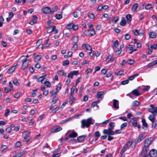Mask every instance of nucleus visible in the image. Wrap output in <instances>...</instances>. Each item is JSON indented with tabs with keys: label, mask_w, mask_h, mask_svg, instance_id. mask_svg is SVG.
Wrapping results in <instances>:
<instances>
[{
	"label": "nucleus",
	"mask_w": 157,
	"mask_h": 157,
	"mask_svg": "<svg viewBox=\"0 0 157 157\" xmlns=\"http://www.w3.org/2000/svg\"><path fill=\"white\" fill-rule=\"evenodd\" d=\"M92 121V119L91 117L86 120H82L81 121V127L82 128H84L85 127L86 128L89 127L91 124H93Z\"/></svg>",
	"instance_id": "1"
},
{
	"label": "nucleus",
	"mask_w": 157,
	"mask_h": 157,
	"mask_svg": "<svg viewBox=\"0 0 157 157\" xmlns=\"http://www.w3.org/2000/svg\"><path fill=\"white\" fill-rule=\"evenodd\" d=\"M150 108L148 109L149 111L153 115H156L157 114V107L152 104L150 105Z\"/></svg>",
	"instance_id": "2"
},
{
	"label": "nucleus",
	"mask_w": 157,
	"mask_h": 157,
	"mask_svg": "<svg viewBox=\"0 0 157 157\" xmlns=\"http://www.w3.org/2000/svg\"><path fill=\"white\" fill-rule=\"evenodd\" d=\"M153 140V139L152 137L146 139L144 141V146L149 147L150 145L152 143Z\"/></svg>",
	"instance_id": "3"
},
{
	"label": "nucleus",
	"mask_w": 157,
	"mask_h": 157,
	"mask_svg": "<svg viewBox=\"0 0 157 157\" xmlns=\"http://www.w3.org/2000/svg\"><path fill=\"white\" fill-rule=\"evenodd\" d=\"M66 134L69 135V137L71 138H75L77 136V134L76 133L71 130L68 131Z\"/></svg>",
	"instance_id": "4"
},
{
	"label": "nucleus",
	"mask_w": 157,
	"mask_h": 157,
	"mask_svg": "<svg viewBox=\"0 0 157 157\" xmlns=\"http://www.w3.org/2000/svg\"><path fill=\"white\" fill-rule=\"evenodd\" d=\"M22 62L21 68L23 70H24L28 66L29 64V61L27 59H24L22 60Z\"/></svg>",
	"instance_id": "5"
},
{
	"label": "nucleus",
	"mask_w": 157,
	"mask_h": 157,
	"mask_svg": "<svg viewBox=\"0 0 157 157\" xmlns=\"http://www.w3.org/2000/svg\"><path fill=\"white\" fill-rule=\"evenodd\" d=\"M103 133L105 134H107L108 135H113L115 134V132L111 128L108 129H104L103 131Z\"/></svg>",
	"instance_id": "6"
},
{
	"label": "nucleus",
	"mask_w": 157,
	"mask_h": 157,
	"mask_svg": "<svg viewBox=\"0 0 157 157\" xmlns=\"http://www.w3.org/2000/svg\"><path fill=\"white\" fill-rule=\"evenodd\" d=\"M62 128L59 126H57L53 127L51 129L52 133L59 132L62 130Z\"/></svg>",
	"instance_id": "7"
},
{
	"label": "nucleus",
	"mask_w": 157,
	"mask_h": 157,
	"mask_svg": "<svg viewBox=\"0 0 157 157\" xmlns=\"http://www.w3.org/2000/svg\"><path fill=\"white\" fill-rule=\"evenodd\" d=\"M137 119L136 117H134L131 119L130 120V123H131L132 125L135 127L137 126L138 124V123L137 121Z\"/></svg>",
	"instance_id": "8"
},
{
	"label": "nucleus",
	"mask_w": 157,
	"mask_h": 157,
	"mask_svg": "<svg viewBox=\"0 0 157 157\" xmlns=\"http://www.w3.org/2000/svg\"><path fill=\"white\" fill-rule=\"evenodd\" d=\"M41 10L44 14H49L51 13V12L50 8L48 7L43 8L41 9Z\"/></svg>",
	"instance_id": "9"
},
{
	"label": "nucleus",
	"mask_w": 157,
	"mask_h": 157,
	"mask_svg": "<svg viewBox=\"0 0 157 157\" xmlns=\"http://www.w3.org/2000/svg\"><path fill=\"white\" fill-rule=\"evenodd\" d=\"M61 85L60 84H59L56 88V92H53V90L52 91H50V93L52 94V95H56L57 94L58 91L61 89Z\"/></svg>",
	"instance_id": "10"
},
{
	"label": "nucleus",
	"mask_w": 157,
	"mask_h": 157,
	"mask_svg": "<svg viewBox=\"0 0 157 157\" xmlns=\"http://www.w3.org/2000/svg\"><path fill=\"white\" fill-rule=\"evenodd\" d=\"M149 155L151 157H155L157 155V151L155 149L151 150L149 152Z\"/></svg>",
	"instance_id": "11"
},
{
	"label": "nucleus",
	"mask_w": 157,
	"mask_h": 157,
	"mask_svg": "<svg viewBox=\"0 0 157 157\" xmlns=\"http://www.w3.org/2000/svg\"><path fill=\"white\" fill-rule=\"evenodd\" d=\"M136 144V142L134 141H128L127 144L126 146L128 147H131L133 148L135 147Z\"/></svg>",
	"instance_id": "12"
},
{
	"label": "nucleus",
	"mask_w": 157,
	"mask_h": 157,
	"mask_svg": "<svg viewBox=\"0 0 157 157\" xmlns=\"http://www.w3.org/2000/svg\"><path fill=\"white\" fill-rule=\"evenodd\" d=\"M82 47L84 50H86L90 51L92 49L91 47L89 44H83L82 45Z\"/></svg>",
	"instance_id": "13"
},
{
	"label": "nucleus",
	"mask_w": 157,
	"mask_h": 157,
	"mask_svg": "<svg viewBox=\"0 0 157 157\" xmlns=\"http://www.w3.org/2000/svg\"><path fill=\"white\" fill-rule=\"evenodd\" d=\"M149 150V147L146 146H143L142 148L141 154H147Z\"/></svg>",
	"instance_id": "14"
},
{
	"label": "nucleus",
	"mask_w": 157,
	"mask_h": 157,
	"mask_svg": "<svg viewBox=\"0 0 157 157\" xmlns=\"http://www.w3.org/2000/svg\"><path fill=\"white\" fill-rule=\"evenodd\" d=\"M113 101V107L117 109H118L119 108V101L115 99H114Z\"/></svg>",
	"instance_id": "15"
},
{
	"label": "nucleus",
	"mask_w": 157,
	"mask_h": 157,
	"mask_svg": "<svg viewBox=\"0 0 157 157\" xmlns=\"http://www.w3.org/2000/svg\"><path fill=\"white\" fill-rule=\"evenodd\" d=\"M46 76V74H45L42 76H40L37 79V81L38 82H41L42 83H44L43 80L45 79Z\"/></svg>",
	"instance_id": "16"
},
{
	"label": "nucleus",
	"mask_w": 157,
	"mask_h": 157,
	"mask_svg": "<svg viewBox=\"0 0 157 157\" xmlns=\"http://www.w3.org/2000/svg\"><path fill=\"white\" fill-rule=\"evenodd\" d=\"M145 136L143 134H140L138 137L137 142V143L140 142L145 137Z\"/></svg>",
	"instance_id": "17"
},
{
	"label": "nucleus",
	"mask_w": 157,
	"mask_h": 157,
	"mask_svg": "<svg viewBox=\"0 0 157 157\" xmlns=\"http://www.w3.org/2000/svg\"><path fill=\"white\" fill-rule=\"evenodd\" d=\"M33 19L29 23L32 25H33L34 24L37 23L36 19L37 17L36 15H34L33 16Z\"/></svg>",
	"instance_id": "18"
},
{
	"label": "nucleus",
	"mask_w": 157,
	"mask_h": 157,
	"mask_svg": "<svg viewBox=\"0 0 157 157\" xmlns=\"http://www.w3.org/2000/svg\"><path fill=\"white\" fill-rule=\"evenodd\" d=\"M56 28V26L55 25L48 28L47 30V33H52L54 30Z\"/></svg>",
	"instance_id": "19"
},
{
	"label": "nucleus",
	"mask_w": 157,
	"mask_h": 157,
	"mask_svg": "<svg viewBox=\"0 0 157 157\" xmlns=\"http://www.w3.org/2000/svg\"><path fill=\"white\" fill-rule=\"evenodd\" d=\"M149 36L151 38L154 39L156 37V35L155 32L151 31L149 33Z\"/></svg>",
	"instance_id": "20"
},
{
	"label": "nucleus",
	"mask_w": 157,
	"mask_h": 157,
	"mask_svg": "<svg viewBox=\"0 0 157 157\" xmlns=\"http://www.w3.org/2000/svg\"><path fill=\"white\" fill-rule=\"evenodd\" d=\"M77 90L78 89L76 88L75 86H72L71 88L70 95H74V92L75 91L76 92H77Z\"/></svg>",
	"instance_id": "21"
},
{
	"label": "nucleus",
	"mask_w": 157,
	"mask_h": 157,
	"mask_svg": "<svg viewBox=\"0 0 157 157\" xmlns=\"http://www.w3.org/2000/svg\"><path fill=\"white\" fill-rule=\"evenodd\" d=\"M138 6V4L135 3L132 7L131 10L133 12H135Z\"/></svg>",
	"instance_id": "22"
},
{
	"label": "nucleus",
	"mask_w": 157,
	"mask_h": 157,
	"mask_svg": "<svg viewBox=\"0 0 157 157\" xmlns=\"http://www.w3.org/2000/svg\"><path fill=\"white\" fill-rule=\"evenodd\" d=\"M89 34L90 36L94 35L95 33V31L94 29L91 28L88 30Z\"/></svg>",
	"instance_id": "23"
},
{
	"label": "nucleus",
	"mask_w": 157,
	"mask_h": 157,
	"mask_svg": "<svg viewBox=\"0 0 157 157\" xmlns=\"http://www.w3.org/2000/svg\"><path fill=\"white\" fill-rule=\"evenodd\" d=\"M15 66H13L9 69L7 71V73L10 74L13 73L16 69Z\"/></svg>",
	"instance_id": "24"
},
{
	"label": "nucleus",
	"mask_w": 157,
	"mask_h": 157,
	"mask_svg": "<svg viewBox=\"0 0 157 157\" xmlns=\"http://www.w3.org/2000/svg\"><path fill=\"white\" fill-rule=\"evenodd\" d=\"M74 95H71L70 96V101L69 102L71 104H72L75 101V98L73 96Z\"/></svg>",
	"instance_id": "25"
},
{
	"label": "nucleus",
	"mask_w": 157,
	"mask_h": 157,
	"mask_svg": "<svg viewBox=\"0 0 157 157\" xmlns=\"http://www.w3.org/2000/svg\"><path fill=\"white\" fill-rule=\"evenodd\" d=\"M104 94L103 91H100L97 93L96 95L97 98H101V96Z\"/></svg>",
	"instance_id": "26"
},
{
	"label": "nucleus",
	"mask_w": 157,
	"mask_h": 157,
	"mask_svg": "<svg viewBox=\"0 0 157 157\" xmlns=\"http://www.w3.org/2000/svg\"><path fill=\"white\" fill-rule=\"evenodd\" d=\"M41 57L42 56L41 55H38L35 57L34 59L35 62H37L40 61L41 58Z\"/></svg>",
	"instance_id": "27"
},
{
	"label": "nucleus",
	"mask_w": 157,
	"mask_h": 157,
	"mask_svg": "<svg viewBox=\"0 0 157 157\" xmlns=\"http://www.w3.org/2000/svg\"><path fill=\"white\" fill-rule=\"evenodd\" d=\"M85 138V136H81L78 137L77 138V140L78 142H80L83 141L84 140Z\"/></svg>",
	"instance_id": "28"
},
{
	"label": "nucleus",
	"mask_w": 157,
	"mask_h": 157,
	"mask_svg": "<svg viewBox=\"0 0 157 157\" xmlns=\"http://www.w3.org/2000/svg\"><path fill=\"white\" fill-rule=\"evenodd\" d=\"M58 74L60 75H63L65 76H66L67 75L66 73L63 70L58 71Z\"/></svg>",
	"instance_id": "29"
},
{
	"label": "nucleus",
	"mask_w": 157,
	"mask_h": 157,
	"mask_svg": "<svg viewBox=\"0 0 157 157\" xmlns=\"http://www.w3.org/2000/svg\"><path fill=\"white\" fill-rule=\"evenodd\" d=\"M115 123L113 122H110L109 124V128H111L113 129L115 127Z\"/></svg>",
	"instance_id": "30"
},
{
	"label": "nucleus",
	"mask_w": 157,
	"mask_h": 157,
	"mask_svg": "<svg viewBox=\"0 0 157 157\" xmlns=\"http://www.w3.org/2000/svg\"><path fill=\"white\" fill-rule=\"evenodd\" d=\"M126 24V21L124 19V17H123L122 18V20L120 22V25L122 26H124Z\"/></svg>",
	"instance_id": "31"
},
{
	"label": "nucleus",
	"mask_w": 157,
	"mask_h": 157,
	"mask_svg": "<svg viewBox=\"0 0 157 157\" xmlns=\"http://www.w3.org/2000/svg\"><path fill=\"white\" fill-rule=\"evenodd\" d=\"M114 58L113 57L109 55V56L106 59V60L108 62L111 61L112 62L114 61Z\"/></svg>",
	"instance_id": "32"
},
{
	"label": "nucleus",
	"mask_w": 157,
	"mask_h": 157,
	"mask_svg": "<svg viewBox=\"0 0 157 157\" xmlns=\"http://www.w3.org/2000/svg\"><path fill=\"white\" fill-rule=\"evenodd\" d=\"M132 93L133 94L136 96H139L140 95V94L138 92V91L136 89H135L132 90Z\"/></svg>",
	"instance_id": "33"
},
{
	"label": "nucleus",
	"mask_w": 157,
	"mask_h": 157,
	"mask_svg": "<svg viewBox=\"0 0 157 157\" xmlns=\"http://www.w3.org/2000/svg\"><path fill=\"white\" fill-rule=\"evenodd\" d=\"M72 40L73 43L76 44L78 41V38L77 36H75L73 37Z\"/></svg>",
	"instance_id": "34"
},
{
	"label": "nucleus",
	"mask_w": 157,
	"mask_h": 157,
	"mask_svg": "<svg viewBox=\"0 0 157 157\" xmlns=\"http://www.w3.org/2000/svg\"><path fill=\"white\" fill-rule=\"evenodd\" d=\"M140 104V103L138 101H135L132 102V106H136L139 105Z\"/></svg>",
	"instance_id": "35"
},
{
	"label": "nucleus",
	"mask_w": 157,
	"mask_h": 157,
	"mask_svg": "<svg viewBox=\"0 0 157 157\" xmlns=\"http://www.w3.org/2000/svg\"><path fill=\"white\" fill-rule=\"evenodd\" d=\"M157 64V59L148 65V67H151Z\"/></svg>",
	"instance_id": "36"
},
{
	"label": "nucleus",
	"mask_w": 157,
	"mask_h": 157,
	"mask_svg": "<svg viewBox=\"0 0 157 157\" xmlns=\"http://www.w3.org/2000/svg\"><path fill=\"white\" fill-rule=\"evenodd\" d=\"M49 39L48 38L47 40L45 42V44L44 46H42V49H43V48H44L45 47H47L49 46L50 44H48V43L49 41Z\"/></svg>",
	"instance_id": "37"
},
{
	"label": "nucleus",
	"mask_w": 157,
	"mask_h": 157,
	"mask_svg": "<svg viewBox=\"0 0 157 157\" xmlns=\"http://www.w3.org/2000/svg\"><path fill=\"white\" fill-rule=\"evenodd\" d=\"M139 75V74H136L135 75H132L128 77V79L130 80H133L135 77H137Z\"/></svg>",
	"instance_id": "38"
},
{
	"label": "nucleus",
	"mask_w": 157,
	"mask_h": 157,
	"mask_svg": "<svg viewBox=\"0 0 157 157\" xmlns=\"http://www.w3.org/2000/svg\"><path fill=\"white\" fill-rule=\"evenodd\" d=\"M58 10V7L57 6H55L52 8L51 13H53L54 12L57 11Z\"/></svg>",
	"instance_id": "39"
},
{
	"label": "nucleus",
	"mask_w": 157,
	"mask_h": 157,
	"mask_svg": "<svg viewBox=\"0 0 157 157\" xmlns=\"http://www.w3.org/2000/svg\"><path fill=\"white\" fill-rule=\"evenodd\" d=\"M25 153V152L22 151L17 154L15 156H13V157H20L23 155Z\"/></svg>",
	"instance_id": "40"
},
{
	"label": "nucleus",
	"mask_w": 157,
	"mask_h": 157,
	"mask_svg": "<svg viewBox=\"0 0 157 157\" xmlns=\"http://www.w3.org/2000/svg\"><path fill=\"white\" fill-rule=\"evenodd\" d=\"M31 133L29 131H27L23 132L22 134L24 136H29V135Z\"/></svg>",
	"instance_id": "41"
},
{
	"label": "nucleus",
	"mask_w": 157,
	"mask_h": 157,
	"mask_svg": "<svg viewBox=\"0 0 157 157\" xmlns=\"http://www.w3.org/2000/svg\"><path fill=\"white\" fill-rule=\"evenodd\" d=\"M58 100V98H57L56 97L54 98L51 102V103L52 104H55L57 102Z\"/></svg>",
	"instance_id": "42"
},
{
	"label": "nucleus",
	"mask_w": 157,
	"mask_h": 157,
	"mask_svg": "<svg viewBox=\"0 0 157 157\" xmlns=\"http://www.w3.org/2000/svg\"><path fill=\"white\" fill-rule=\"evenodd\" d=\"M74 24L73 23H70L68 24L67 25V28L68 29H72L73 27Z\"/></svg>",
	"instance_id": "43"
},
{
	"label": "nucleus",
	"mask_w": 157,
	"mask_h": 157,
	"mask_svg": "<svg viewBox=\"0 0 157 157\" xmlns=\"http://www.w3.org/2000/svg\"><path fill=\"white\" fill-rule=\"evenodd\" d=\"M154 115L152 114L149 116L148 119L152 122L154 121Z\"/></svg>",
	"instance_id": "44"
},
{
	"label": "nucleus",
	"mask_w": 157,
	"mask_h": 157,
	"mask_svg": "<svg viewBox=\"0 0 157 157\" xmlns=\"http://www.w3.org/2000/svg\"><path fill=\"white\" fill-rule=\"evenodd\" d=\"M127 124L126 122L122 124L121 125L120 128L121 130L123 129L127 125Z\"/></svg>",
	"instance_id": "45"
},
{
	"label": "nucleus",
	"mask_w": 157,
	"mask_h": 157,
	"mask_svg": "<svg viewBox=\"0 0 157 157\" xmlns=\"http://www.w3.org/2000/svg\"><path fill=\"white\" fill-rule=\"evenodd\" d=\"M119 45V42L117 40H116L113 43V47L114 48L117 47Z\"/></svg>",
	"instance_id": "46"
},
{
	"label": "nucleus",
	"mask_w": 157,
	"mask_h": 157,
	"mask_svg": "<svg viewBox=\"0 0 157 157\" xmlns=\"http://www.w3.org/2000/svg\"><path fill=\"white\" fill-rule=\"evenodd\" d=\"M126 17L128 21L130 22L131 21L132 17L130 14H128L126 16Z\"/></svg>",
	"instance_id": "47"
},
{
	"label": "nucleus",
	"mask_w": 157,
	"mask_h": 157,
	"mask_svg": "<svg viewBox=\"0 0 157 157\" xmlns=\"http://www.w3.org/2000/svg\"><path fill=\"white\" fill-rule=\"evenodd\" d=\"M152 8V6L151 4H148L146 5L145 6V8L147 10H149L150 9Z\"/></svg>",
	"instance_id": "48"
},
{
	"label": "nucleus",
	"mask_w": 157,
	"mask_h": 157,
	"mask_svg": "<svg viewBox=\"0 0 157 157\" xmlns=\"http://www.w3.org/2000/svg\"><path fill=\"white\" fill-rule=\"evenodd\" d=\"M44 84H45V85L46 86L48 87H50L51 86V84L50 82L48 81H46L45 82H44Z\"/></svg>",
	"instance_id": "49"
},
{
	"label": "nucleus",
	"mask_w": 157,
	"mask_h": 157,
	"mask_svg": "<svg viewBox=\"0 0 157 157\" xmlns=\"http://www.w3.org/2000/svg\"><path fill=\"white\" fill-rule=\"evenodd\" d=\"M142 122L143 127H144L147 128V124L145 120L144 119H142Z\"/></svg>",
	"instance_id": "50"
},
{
	"label": "nucleus",
	"mask_w": 157,
	"mask_h": 157,
	"mask_svg": "<svg viewBox=\"0 0 157 157\" xmlns=\"http://www.w3.org/2000/svg\"><path fill=\"white\" fill-rule=\"evenodd\" d=\"M24 136V139L25 140L26 142H29L31 139L30 137L29 136Z\"/></svg>",
	"instance_id": "51"
},
{
	"label": "nucleus",
	"mask_w": 157,
	"mask_h": 157,
	"mask_svg": "<svg viewBox=\"0 0 157 157\" xmlns=\"http://www.w3.org/2000/svg\"><path fill=\"white\" fill-rule=\"evenodd\" d=\"M13 83L15 85L17 86L19 85L18 80L17 78H15V79H14L13 81Z\"/></svg>",
	"instance_id": "52"
},
{
	"label": "nucleus",
	"mask_w": 157,
	"mask_h": 157,
	"mask_svg": "<svg viewBox=\"0 0 157 157\" xmlns=\"http://www.w3.org/2000/svg\"><path fill=\"white\" fill-rule=\"evenodd\" d=\"M69 64V61L68 60H66L64 61L63 62V65L64 66H66L68 65Z\"/></svg>",
	"instance_id": "53"
},
{
	"label": "nucleus",
	"mask_w": 157,
	"mask_h": 157,
	"mask_svg": "<svg viewBox=\"0 0 157 157\" xmlns=\"http://www.w3.org/2000/svg\"><path fill=\"white\" fill-rule=\"evenodd\" d=\"M88 17L91 19H93L94 18V15L92 13H89L88 14Z\"/></svg>",
	"instance_id": "54"
},
{
	"label": "nucleus",
	"mask_w": 157,
	"mask_h": 157,
	"mask_svg": "<svg viewBox=\"0 0 157 157\" xmlns=\"http://www.w3.org/2000/svg\"><path fill=\"white\" fill-rule=\"evenodd\" d=\"M21 145V144L20 141H17L15 144V146L16 147H20Z\"/></svg>",
	"instance_id": "55"
},
{
	"label": "nucleus",
	"mask_w": 157,
	"mask_h": 157,
	"mask_svg": "<svg viewBox=\"0 0 157 157\" xmlns=\"http://www.w3.org/2000/svg\"><path fill=\"white\" fill-rule=\"evenodd\" d=\"M42 40H38L36 43V46L37 47H38L42 44Z\"/></svg>",
	"instance_id": "56"
},
{
	"label": "nucleus",
	"mask_w": 157,
	"mask_h": 157,
	"mask_svg": "<svg viewBox=\"0 0 157 157\" xmlns=\"http://www.w3.org/2000/svg\"><path fill=\"white\" fill-rule=\"evenodd\" d=\"M94 136L96 137H98L100 136V132L99 131L96 132L94 134Z\"/></svg>",
	"instance_id": "57"
},
{
	"label": "nucleus",
	"mask_w": 157,
	"mask_h": 157,
	"mask_svg": "<svg viewBox=\"0 0 157 157\" xmlns=\"http://www.w3.org/2000/svg\"><path fill=\"white\" fill-rule=\"evenodd\" d=\"M62 17V15L60 14H57L56 15V17L57 19H60Z\"/></svg>",
	"instance_id": "58"
},
{
	"label": "nucleus",
	"mask_w": 157,
	"mask_h": 157,
	"mask_svg": "<svg viewBox=\"0 0 157 157\" xmlns=\"http://www.w3.org/2000/svg\"><path fill=\"white\" fill-rule=\"evenodd\" d=\"M134 62V60L132 59H128L127 61V63H128L129 64H132Z\"/></svg>",
	"instance_id": "59"
},
{
	"label": "nucleus",
	"mask_w": 157,
	"mask_h": 157,
	"mask_svg": "<svg viewBox=\"0 0 157 157\" xmlns=\"http://www.w3.org/2000/svg\"><path fill=\"white\" fill-rule=\"evenodd\" d=\"M7 148V146L6 145H2L1 149V151L3 152L4 150L6 149Z\"/></svg>",
	"instance_id": "60"
},
{
	"label": "nucleus",
	"mask_w": 157,
	"mask_h": 157,
	"mask_svg": "<svg viewBox=\"0 0 157 157\" xmlns=\"http://www.w3.org/2000/svg\"><path fill=\"white\" fill-rule=\"evenodd\" d=\"M119 18L118 17H115L113 21V22L114 23H116L119 20Z\"/></svg>",
	"instance_id": "61"
},
{
	"label": "nucleus",
	"mask_w": 157,
	"mask_h": 157,
	"mask_svg": "<svg viewBox=\"0 0 157 157\" xmlns=\"http://www.w3.org/2000/svg\"><path fill=\"white\" fill-rule=\"evenodd\" d=\"M144 34V32L142 31L139 30L138 32V35L140 36H143Z\"/></svg>",
	"instance_id": "62"
},
{
	"label": "nucleus",
	"mask_w": 157,
	"mask_h": 157,
	"mask_svg": "<svg viewBox=\"0 0 157 157\" xmlns=\"http://www.w3.org/2000/svg\"><path fill=\"white\" fill-rule=\"evenodd\" d=\"M126 149H127V148L126 147V146H124L123 147V148L121 151V154H123L125 152V151L126 150Z\"/></svg>",
	"instance_id": "63"
},
{
	"label": "nucleus",
	"mask_w": 157,
	"mask_h": 157,
	"mask_svg": "<svg viewBox=\"0 0 157 157\" xmlns=\"http://www.w3.org/2000/svg\"><path fill=\"white\" fill-rule=\"evenodd\" d=\"M125 38L126 40H129L131 38V36L128 34H126L125 35Z\"/></svg>",
	"instance_id": "64"
}]
</instances>
